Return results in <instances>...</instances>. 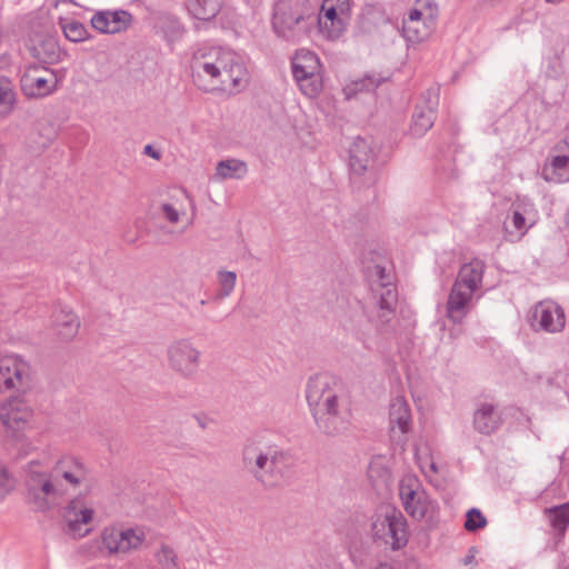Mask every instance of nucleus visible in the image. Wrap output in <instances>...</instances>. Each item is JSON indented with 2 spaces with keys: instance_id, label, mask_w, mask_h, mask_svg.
Here are the masks:
<instances>
[{
  "instance_id": "obj_1",
  "label": "nucleus",
  "mask_w": 569,
  "mask_h": 569,
  "mask_svg": "<svg viewBox=\"0 0 569 569\" xmlns=\"http://www.w3.org/2000/svg\"><path fill=\"white\" fill-rule=\"evenodd\" d=\"M369 283L371 298L368 310L357 302L343 320L345 328L352 331L365 343L387 330L395 318L398 301V292L390 270L375 264L369 270Z\"/></svg>"
},
{
  "instance_id": "obj_2",
  "label": "nucleus",
  "mask_w": 569,
  "mask_h": 569,
  "mask_svg": "<svg viewBox=\"0 0 569 569\" xmlns=\"http://www.w3.org/2000/svg\"><path fill=\"white\" fill-rule=\"evenodd\" d=\"M306 398L317 427L328 436L348 429L351 419L349 400L338 380L330 375H316L308 381Z\"/></svg>"
},
{
  "instance_id": "obj_3",
  "label": "nucleus",
  "mask_w": 569,
  "mask_h": 569,
  "mask_svg": "<svg viewBox=\"0 0 569 569\" xmlns=\"http://www.w3.org/2000/svg\"><path fill=\"white\" fill-rule=\"evenodd\" d=\"M194 81L207 80L212 88L240 90L248 82V72L239 56L221 48L198 50L193 54Z\"/></svg>"
},
{
  "instance_id": "obj_4",
  "label": "nucleus",
  "mask_w": 569,
  "mask_h": 569,
  "mask_svg": "<svg viewBox=\"0 0 569 569\" xmlns=\"http://www.w3.org/2000/svg\"><path fill=\"white\" fill-rule=\"evenodd\" d=\"M287 455L276 445L249 440L241 453L242 467L267 488L280 486L286 477Z\"/></svg>"
},
{
  "instance_id": "obj_5",
  "label": "nucleus",
  "mask_w": 569,
  "mask_h": 569,
  "mask_svg": "<svg viewBox=\"0 0 569 569\" xmlns=\"http://www.w3.org/2000/svg\"><path fill=\"white\" fill-rule=\"evenodd\" d=\"M49 456L42 459H32L23 468L28 500L38 511H46L58 505L67 495L68 487L57 481Z\"/></svg>"
},
{
  "instance_id": "obj_6",
  "label": "nucleus",
  "mask_w": 569,
  "mask_h": 569,
  "mask_svg": "<svg viewBox=\"0 0 569 569\" xmlns=\"http://www.w3.org/2000/svg\"><path fill=\"white\" fill-rule=\"evenodd\" d=\"M313 0H278L273 8L272 29L286 41L299 42L316 24Z\"/></svg>"
},
{
  "instance_id": "obj_7",
  "label": "nucleus",
  "mask_w": 569,
  "mask_h": 569,
  "mask_svg": "<svg viewBox=\"0 0 569 569\" xmlns=\"http://www.w3.org/2000/svg\"><path fill=\"white\" fill-rule=\"evenodd\" d=\"M486 264L480 259L463 263L451 287L447 300V317L461 323L473 307V298L482 284Z\"/></svg>"
},
{
  "instance_id": "obj_8",
  "label": "nucleus",
  "mask_w": 569,
  "mask_h": 569,
  "mask_svg": "<svg viewBox=\"0 0 569 569\" xmlns=\"http://www.w3.org/2000/svg\"><path fill=\"white\" fill-rule=\"evenodd\" d=\"M399 496L407 513L416 520L435 518L438 505L425 490L416 475H406L399 483Z\"/></svg>"
},
{
  "instance_id": "obj_9",
  "label": "nucleus",
  "mask_w": 569,
  "mask_h": 569,
  "mask_svg": "<svg viewBox=\"0 0 569 569\" xmlns=\"http://www.w3.org/2000/svg\"><path fill=\"white\" fill-rule=\"evenodd\" d=\"M292 74L301 92L309 97H317L322 89L320 61L315 52L299 50L292 59Z\"/></svg>"
},
{
  "instance_id": "obj_10",
  "label": "nucleus",
  "mask_w": 569,
  "mask_h": 569,
  "mask_svg": "<svg viewBox=\"0 0 569 569\" xmlns=\"http://www.w3.org/2000/svg\"><path fill=\"white\" fill-rule=\"evenodd\" d=\"M167 360L170 369L182 378L191 379L199 370L201 351L189 338H180L169 343Z\"/></svg>"
},
{
  "instance_id": "obj_11",
  "label": "nucleus",
  "mask_w": 569,
  "mask_h": 569,
  "mask_svg": "<svg viewBox=\"0 0 569 569\" xmlns=\"http://www.w3.org/2000/svg\"><path fill=\"white\" fill-rule=\"evenodd\" d=\"M56 72L42 64L32 63L26 67L20 77L21 91L28 98H43L57 90Z\"/></svg>"
},
{
  "instance_id": "obj_12",
  "label": "nucleus",
  "mask_w": 569,
  "mask_h": 569,
  "mask_svg": "<svg viewBox=\"0 0 569 569\" xmlns=\"http://www.w3.org/2000/svg\"><path fill=\"white\" fill-rule=\"evenodd\" d=\"M32 417L30 406L21 398L13 397L0 406V421L6 436L14 441H23V431Z\"/></svg>"
},
{
  "instance_id": "obj_13",
  "label": "nucleus",
  "mask_w": 569,
  "mask_h": 569,
  "mask_svg": "<svg viewBox=\"0 0 569 569\" xmlns=\"http://www.w3.org/2000/svg\"><path fill=\"white\" fill-rule=\"evenodd\" d=\"M372 531L377 539L389 545L393 550L400 549L408 541L407 520L397 510L378 516L372 523Z\"/></svg>"
},
{
  "instance_id": "obj_14",
  "label": "nucleus",
  "mask_w": 569,
  "mask_h": 569,
  "mask_svg": "<svg viewBox=\"0 0 569 569\" xmlns=\"http://www.w3.org/2000/svg\"><path fill=\"white\" fill-rule=\"evenodd\" d=\"M535 217V204L527 198H518L503 222L505 239L510 242L519 241L533 226Z\"/></svg>"
},
{
  "instance_id": "obj_15",
  "label": "nucleus",
  "mask_w": 569,
  "mask_h": 569,
  "mask_svg": "<svg viewBox=\"0 0 569 569\" xmlns=\"http://www.w3.org/2000/svg\"><path fill=\"white\" fill-rule=\"evenodd\" d=\"M146 539L140 528L120 529L116 527L104 528L101 533L102 547L110 555H122L138 549Z\"/></svg>"
},
{
  "instance_id": "obj_16",
  "label": "nucleus",
  "mask_w": 569,
  "mask_h": 569,
  "mask_svg": "<svg viewBox=\"0 0 569 569\" xmlns=\"http://www.w3.org/2000/svg\"><path fill=\"white\" fill-rule=\"evenodd\" d=\"M565 326L566 315L557 302L542 300L535 305L531 315V327L535 331L558 333Z\"/></svg>"
},
{
  "instance_id": "obj_17",
  "label": "nucleus",
  "mask_w": 569,
  "mask_h": 569,
  "mask_svg": "<svg viewBox=\"0 0 569 569\" xmlns=\"http://www.w3.org/2000/svg\"><path fill=\"white\" fill-rule=\"evenodd\" d=\"M29 380L30 367L24 360L14 355L0 357V391L24 389Z\"/></svg>"
},
{
  "instance_id": "obj_18",
  "label": "nucleus",
  "mask_w": 569,
  "mask_h": 569,
  "mask_svg": "<svg viewBox=\"0 0 569 569\" xmlns=\"http://www.w3.org/2000/svg\"><path fill=\"white\" fill-rule=\"evenodd\" d=\"M93 513L92 507L84 499H72L66 506L62 515L67 532L78 538L87 536L90 532L88 525L92 520Z\"/></svg>"
},
{
  "instance_id": "obj_19",
  "label": "nucleus",
  "mask_w": 569,
  "mask_h": 569,
  "mask_svg": "<svg viewBox=\"0 0 569 569\" xmlns=\"http://www.w3.org/2000/svg\"><path fill=\"white\" fill-rule=\"evenodd\" d=\"M438 107L437 90L429 89L422 94L421 101L416 106L412 114L410 133L422 137L435 123Z\"/></svg>"
},
{
  "instance_id": "obj_20",
  "label": "nucleus",
  "mask_w": 569,
  "mask_h": 569,
  "mask_svg": "<svg viewBox=\"0 0 569 569\" xmlns=\"http://www.w3.org/2000/svg\"><path fill=\"white\" fill-rule=\"evenodd\" d=\"M131 14L124 10L99 11L91 18V26L101 33H118L128 28Z\"/></svg>"
},
{
  "instance_id": "obj_21",
  "label": "nucleus",
  "mask_w": 569,
  "mask_h": 569,
  "mask_svg": "<svg viewBox=\"0 0 569 569\" xmlns=\"http://www.w3.org/2000/svg\"><path fill=\"white\" fill-rule=\"evenodd\" d=\"M345 17L347 16L340 13L337 8L322 1L321 14H317L316 23L329 39L335 40L346 30Z\"/></svg>"
},
{
  "instance_id": "obj_22",
  "label": "nucleus",
  "mask_w": 569,
  "mask_h": 569,
  "mask_svg": "<svg viewBox=\"0 0 569 569\" xmlns=\"http://www.w3.org/2000/svg\"><path fill=\"white\" fill-rule=\"evenodd\" d=\"M349 156L351 171L361 174L372 166L376 152L369 140L357 138L349 149Z\"/></svg>"
},
{
  "instance_id": "obj_23",
  "label": "nucleus",
  "mask_w": 569,
  "mask_h": 569,
  "mask_svg": "<svg viewBox=\"0 0 569 569\" xmlns=\"http://www.w3.org/2000/svg\"><path fill=\"white\" fill-rule=\"evenodd\" d=\"M29 50L40 63L54 64L61 61L63 52L53 37H36L31 39Z\"/></svg>"
},
{
  "instance_id": "obj_24",
  "label": "nucleus",
  "mask_w": 569,
  "mask_h": 569,
  "mask_svg": "<svg viewBox=\"0 0 569 569\" xmlns=\"http://www.w3.org/2000/svg\"><path fill=\"white\" fill-rule=\"evenodd\" d=\"M57 481H62L64 486L77 488L87 479V470L83 465L77 460H63L51 468Z\"/></svg>"
},
{
  "instance_id": "obj_25",
  "label": "nucleus",
  "mask_w": 569,
  "mask_h": 569,
  "mask_svg": "<svg viewBox=\"0 0 569 569\" xmlns=\"http://www.w3.org/2000/svg\"><path fill=\"white\" fill-rule=\"evenodd\" d=\"M390 429L395 433L398 430L401 435H406L411 429V411L408 402L403 397H396L390 403L389 411Z\"/></svg>"
},
{
  "instance_id": "obj_26",
  "label": "nucleus",
  "mask_w": 569,
  "mask_h": 569,
  "mask_svg": "<svg viewBox=\"0 0 569 569\" xmlns=\"http://www.w3.org/2000/svg\"><path fill=\"white\" fill-rule=\"evenodd\" d=\"M501 422L497 408L490 403L481 405L473 413L475 429L482 435L495 432Z\"/></svg>"
},
{
  "instance_id": "obj_27",
  "label": "nucleus",
  "mask_w": 569,
  "mask_h": 569,
  "mask_svg": "<svg viewBox=\"0 0 569 569\" xmlns=\"http://www.w3.org/2000/svg\"><path fill=\"white\" fill-rule=\"evenodd\" d=\"M58 335L66 340L73 338L80 328L78 316L68 307H61L54 318Z\"/></svg>"
},
{
  "instance_id": "obj_28",
  "label": "nucleus",
  "mask_w": 569,
  "mask_h": 569,
  "mask_svg": "<svg viewBox=\"0 0 569 569\" xmlns=\"http://www.w3.org/2000/svg\"><path fill=\"white\" fill-rule=\"evenodd\" d=\"M546 181L562 183L569 181V156H556L542 169Z\"/></svg>"
},
{
  "instance_id": "obj_29",
  "label": "nucleus",
  "mask_w": 569,
  "mask_h": 569,
  "mask_svg": "<svg viewBox=\"0 0 569 569\" xmlns=\"http://www.w3.org/2000/svg\"><path fill=\"white\" fill-rule=\"evenodd\" d=\"M248 172V166L239 159L221 160L216 166L214 177L219 180L242 179Z\"/></svg>"
},
{
  "instance_id": "obj_30",
  "label": "nucleus",
  "mask_w": 569,
  "mask_h": 569,
  "mask_svg": "<svg viewBox=\"0 0 569 569\" xmlns=\"http://www.w3.org/2000/svg\"><path fill=\"white\" fill-rule=\"evenodd\" d=\"M189 12L198 20L214 18L221 8V0H188Z\"/></svg>"
},
{
  "instance_id": "obj_31",
  "label": "nucleus",
  "mask_w": 569,
  "mask_h": 569,
  "mask_svg": "<svg viewBox=\"0 0 569 569\" xmlns=\"http://www.w3.org/2000/svg\"><path fill=\"white\" fill-rule=\"evenodd\" d=\"M412 30L416 31L410 33L408 31V24H402V34L408 42L418 43L426 40L433 28L432 18H428V21H418L417 23L410 24Z\"/></svg>"
},
{
  "instance_id": "obj_32",
  "label": "nucleus",
  "mask_w": 569,
  "mask_h": 569,
  "mask_svg": "<svg viewBox=\"0 0 569 569\" xmlns=\"http://www.w3.org/2000/svg\"><path fill=\"white\" fill-rule=\"evenodd\" d=\"M219 290L214 296L216 301H221L228 298L234 290L237 282V274L233 271L219 270L217 272Z\"/></svg>"
},
{
  "instance_id": "obj_33",
  "label": "nucleus",
  "mask_w": 569,
  "mask_h": 569,
  "mask_svg": "<svg viewBox=\"0 0 569 569\" xmlns=\"http://www.w3.org/2000/svg\"><path fill=\"white\" fill-rule=\"evenodd\" d=\"M16 93L11 82L3 77H0V117L8 116L14 106Z\"/></svg>"
},
{
  "instance_id": "obj_34",
  "label": "nucleus",
  "mask_w": 569,
  "mask_h": 569,
  "mask_svg": "<svg viewBox=\"0 0 569 569\" xmlns=\"http://www.w3.org/2000/svg\"><path fill=\"white\" fill-rule=\"evenodd\" d=\"M381 81L382 79L379 77L367 76L347 86L345 88L346 96L348 99H350L351 97H355L362 91H375L379 87Z\"/></svg>"
},
{
  "instance_id": "obj_35",
  "label": "nucleus",
  "mask_w": 569,
  "mask_h": 569,
  "mask_svg": "<svg viewBox=\"0 0 569 569\" xmlns=\"http://www.w3.org/2000/svg\"><path fill=\"white\" fill-rule=\"evenodd\" d=\"M161 30L169 42L177 41L184 32V28L181 22L171 16L164 17L161 20Z\"/></svg>"
},
{
  "instance_id": "obj_36",
  "label": "nucleus",
  "mask_w": 569,
  "mask_h": 569,
  "mask_svg": "<svg viewBox=\"0 0 569 569\" xmlns=\"http://www.w3.org/2000/svg\"><path fill=\"white\" fill-rule=\"evenodd\" d=\"M550 521L559 532H563L569 525V503L550 509Z\"/></svg>"
},
{
  "instance_id": "obj_37",
  "label": "nucleus",
  "mask_w": 569,
  "mask_h": 569,
  "mask_svg": "<svg viewBox=\"0 0 569 569\" xmlns=\"http://www.w3.org/2000/svg\"><path fill=\"white\" fill-rule=\"evenodd\" d=\"M62 31L66 38L72 42H80L87 38V29L79 21H66L62 23Z\"/></svg>"
},
{
  "instance_id": "obj_38",
  "label": "nucleus",
  "mask_w": 569,
  "mask_h": 569,
  "mask_svg": "<svg viewBox=\"0 0 569 569\" xmlns=\"http://www.w3.org/2000/svg\"><path fill=\"white\" fill-rule=\"evenodd\" d=\"M17 481L8 467L0 461V502L16 488Z\"/></svg>"
},
{
  "instance_id": "obj_39",
  "label": "nucleus",
  "mask_w": 569,
  "mask_h": 569,
  "mask_svg": "<svg viewBox=\"0 0 569 569\" xmlns=\"http://www.w3.org/2000/svg\"><path fill=\"white\" fill-rule=\"evenodd\" d=\"M486 525H487V519L485 518V516L481 513V511L479 509L471 508L470 510H468V512L466 515V522H465V528L467 531H469V532L477 531L478 529L486 527Z\"/></svg>"
},
{
  "instance_id": "obj_40",
  "label": "nucleus",
  "mask_w": 569,
  "mask_h": 569,
  "mask_svg": "<svg viewBox=\"0 0 569 569\" xmlns=\"http://www.w3.org/2000/svg\"><path fill=\"white\" fill-rule=\"evenodd\" d=\"M415 458H416V461H417L421 472L426 477H429V471L427 470V468H428V463L430 462V460H432V458L430 456V450H429L428 445H426V443L416 445L415 446Z\"/></svg>"
},
{
  "instance_id": "obj_41",
  "label": "nucleus",
  "mask_w": 569,
  "mask_h": 569,
  "mask_svg": "<svg viewBox=\"0 0 569 569\" xmlns=\"http://www.w3.org/2000/svg\"><path fill=\"white\" fill-rule=\"evenodd\" d=\"M156 558L158 562L166 569H173L177 566V556L174 551L168 546H162L161 549L157 552Z\"/></svg>"
},
{
  "instance_id": "obj_42",
  "label": "nucleus",
  "mask_w": 569,
  "mask_h": 569,
  "mask_svg": "<svg viewBox=\"0 0 569 569\" xmlns=\"http://www.w3.org/2000/svg\"><path fill=\"white\" fill-rule=\"evenodd\" d=\"M418 21H428L427 18L423 17V13L418 9L410 10L408 17L403 20V24H408V31L413 33L412 27L410 24L417 23Z\"/></svg>"
},
{
  "instance_id": "obj_43",
  "label": "nucleus",
  "mask_w": 569,
  "mask_h": 569,
  "mask_svg": "<svg viewBox=\"0 0 569 569\" xmlns=\"http://www.w3.org/2000/svg\"><path fill=\"white\" fill-rule=\"evenodd\" d=\"M162 214L164 218L171 223H177L179 221V211L170 203H163L161 207Z\"/></svg>"
},
{
  "instance_id": "obj_44",
  "label": "nucleus",
  "mask_w": 569,
  "mask_h": 569,
  "mask_svg": "<svg viewBox=\"0 0 569 569\" xmlns=\"http://www.w3.org/2000/svg\"><path fill=\"white\" fill-rule=\"evenodd\" d=\"M323 2H326L329 6H333L335 8H337L338 11H340V13H343L346 16H348L350 12L349 0H323Z\"/></svg>"
},
{
  "instance_id": "obj_45",
  "label": "nucleus",
  "mask_w": 569,
  "mask_h": 569,
  "mask_svg": "<svg viewBox=\"0 0 569 569\" xmlns=\"http://www.w3.org/2000/svg\"><path fill=\"white\" fill-rule=\"evenodd\" d=\"M144 154L153 158V159H160L161 154L158 150H156L151 144H147L143 150Z\"/></svg>"
},
{
  "instance_id": "obj_46",
  "label": "nucleus",
  "mask_w": 569,
  "mask_h": 569,
  "mask_svg": "<svg viewBox=\"0 0 569 569\" xmlns=\"http://www.w3.org/2000/svg\"><path fill=\"white\" fill-rule=\"evenodd\" d=\"M427 470L429 471V481H432V475H436L438 473L439 471V467L437 466V463L432 460H430V462L428 463V468Z\"/></svg>"
},
{
  "instance_id": "obj_47",
  "label": "nucleus",
  "mask_w": 569,
  "mask_h": 569,
  "mask_svg": "<svg viewBox=\"0 0 569 569\" xmlns=\"http://www.w3.org/2000/svg\"><path fill=\"white\" fill-rule=\"evenodd\" d=\"M376 569H393V568L387 563H380Z\"/></svg>"
},
{
  "instance_id": "obj_48",
  "label": "nucleus",
  "mask_w": 569,
  "mask_h": 569,
  "mask_svg": "<svg viewBox=\"0 0 569 569\" xmlns=\"http://www.w3.org/2000/svg\"><path fill=\"white\" fill-rule=\"evenodd\" d=\"M473 560V556H467L463 560L465 565L470 563Z\"/></svg>"
},
{
  "instance_id": "obj_49",
  "label": "nucleus",
  "mask_w": 569,
  "mask_h": 569,
  "mask_svg": "<svg viewBox=\"0 0 569 569\" xmlns=\"http://www.w3.org/2000/svg\"><path fill=\"white\" fill-rule=\"evenodd\" d=\"M562 143L569 148V136L562 141Z\"/></svg>"
},
{
  "instance_id": "obj_50",
  "label": "nucleus",
  "mask_w": 569,
  "mask_h": 569,
  "mask_svg": "<svg viewBox=\"0 0 569 569\" xmlns=\"http://www.w3.org/2000/svg\"><path fill=\"white\" fill-rule=\"evenodd\" d=\"M200 305H201V306H204V305H206V300H201V301H200Z\"/></svg>"
},
{
  "instance_id": "obj_51",
  "label": "nucleus",
  "mask_w": 569,
  "mask_h": 569,
  "mask_svg": "<svg viewBox=\"0 0 569 569\" xmlns=\"http://www.w3.org/2000/svg\"><path fill=\"white\" fill-rule=\"evenodd\" d=\"M565 569H569V566H568V567H566Z\"/></svg>"
}]
</instances>
